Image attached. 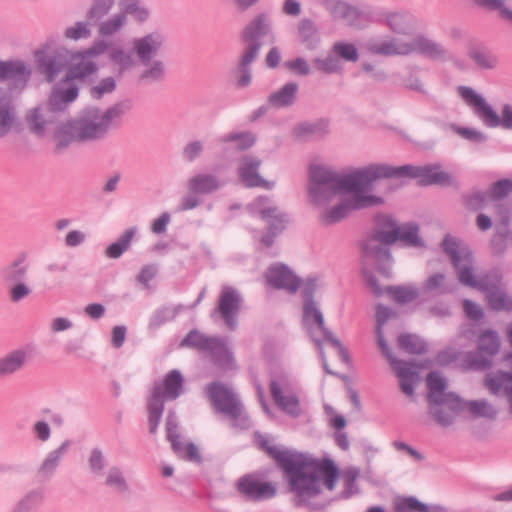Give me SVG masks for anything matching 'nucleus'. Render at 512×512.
Wrapping results in <instances>:
<instances>
[{
	"mask_svg": "<svg viewBox=\"0 0 512 512\" xmlns=\"http://www.w3.org/2000/svg\"><path fill=\"white\" fill-rule=\"evenodd\" d=\"M373 185H364L358 190H347L351 195L338 205L322 213L321 219L325 225L340 222L346 218L351 211H358L372 207H379L384 204L381 196L370 194Z\"/></svg>",
	"mask_w": 512,
	"mask_h": 512,
	"instance_id": "f8f14e48",
	"label": "nucleus"
},
{
	"mask_svg": "<svg viewBox=\"0 0 512 512\" xmlns=\"http://www.w3.org/2000/svg\"><path fill=\"white\" fill-rule=\"evenodd\" d=\"M392 314V310L382 304H378L376 307V335L379 348L382 353L391 350L386 339L384 338L383 325L387 322Z\"/></svg>",
	"mask_w": 512,
	"mask_h": 512,
	"instance_id": "864d4df0",
	"label": "nucleus"
},
{
	"mask_svg": "<svg viewBox=\"0 0 512 512\" xmlns=\"http://www.w3.org/2000/svg\"><path fill=\"white\" fill-rule=\"evenodd\" d=\"M298 37L308 50L316 49L320 35L315 22L311 19H302L298 24Z\"/></svg>",
	"mask_w": 512,
	"mask_h": 512,
	"instance_id": "79ce46f5",
	"label": "nucleus"
},
{
	"mask_svg": "<svg viewBox=\"0 0 512 512\" xmlns=\"http://www.w3.org/2000/svg\"><path fill=\"white\" fill-rule=\"evenodd\" d=\"M79 95V87L75 80L64 81V75L54 83L48 98V107L52 112H59L74 102Z\"/></svg>",
	"mask_w": 512,
	"mask_h": 512,
	"instance_id": "412c9836",
	"label": "nucleus"
},
{
	"mask_svg": "<svg viewBox=\"0 0 512 512\" xmlns=\"http://www.w3.org/2000/svg\"><path fill=\"white\" fill-rule=\"evenodd\" d=\"M28 358L26 349H15L0 358V377H4L21 370Z\"/></svg>",
	"mask_w": 512,
	"mask_h": 512,
	"instance_id": "c9c22d12",
	"label": "nucleus"
},
{
	"mask_svg": "<svg viewBox=\"0 0 512 512\" xmlns=\"http://www.w3.org/2000/svg\"><path fill=\"white\" fill-rule=\"evenodd\" d=\"M359 475L360 470L358 468L352 467L344 471V490L340 495L342 499H349L351 496L359 493V487L357 485Z\"/></svg>",
	"mask_w": 512,
	"mask_h": 512,
	"instance_id": "6e6d98bb",
	"label": "nucleus"
},
{
	"mask_svg": "<svg viewBox=\"0 0 512 512\" xmlns=\"http://www.w3.org/2000/svg\"><path fill=\"white\" fill-rule=\"evenodd\" d=\"M55 151L62 153L72 142L78 141L73 120L58 126L54 133Z\"/></svg>",
	"mask_w": 512,
	"mask_h": 512,
	"instance_id": "c03bdc74",
	"label": "nucleus"
},
{
	"mask_svg": "<svg viewBox=\"0 0 512 512\" xmlns=\"http://www.w3.org/2000/svg\"><path fill=\"white\" fill-rule=\"evenodd\" d=\"M458 94L465 103L473 109L474 114L490 128L502 126L505 129H512V105L505 104L501 111V116L491 107V105L471 87L459 86Z\"/></svg>",
	"mask_w": 512,
	"mask_h": 512,
	"instance_id": "4468645a",
	"label": "nucleus"
},
{
	"mask_svg": "<svg viewBox=\"0 0 512 512\" xmlns=\"http://www.w3.org/2000/svg\"><path fill=\"white\" fill-rule=\"evenodd\" d=\"M107 461L103 451L100 448H93L88 457V467L94 476L103 475Z\"/></svg>",
	"mask_w": 512,
	"mask_h": 512,
	"instance_id": "69168bd1",
	"label": "nucleus"
},
{
	"mask_svg": "<svg viewBox=\"0 0 512 512\" xmlns=\"http://www.w3.org/2000/svg\"><path fill=\"white\" fill-rule=\"evenodd\" d=\"M184 392V378L181 372L173 369L161 383H155L147 399L149 432L155 434L161 422L165 401L177 399Z\"/></svg>",
	"mask_w": 512,
	"mask_h": 512,
	"instance_id": "1a4fd4ad",
	"label": "nucleus"
},
{
	"mask_svg": "<svg viewBox=\"0 0 512 512\" xmlns=\"http://www.w3.org/2000/svg\"><path fill=\"white\" fill-rule=\"evenodd\" d=\"M332 52L337 55V58L349 62H357L359 53L356 46L352 43L336 42L332 46Z\"/></svg>",
	"mask_w": 512,
	"mask_h": 512,
	"instance_id": "0e129e2a",
	"label": "nucleus"
},
{
	"mask_svg": "<svg viewBox=\"0 0 512 512\" xmlns=\"http://www.w3.org/2000/svg\"><path fill=\"white\" fill-rule=\"evenodd\" d=\"M414 178L421 186L441 185L450 186L453 184L451 175L441 169L438 164L414 166L403 165L393 167L387 164H377V179L386 178Z\"/></svg>",
	"mask_w": 512,
	"mask_h": 512,
	"instance_id": "9d476101",
	"label": "nucleus"
},
{
	"mask_svg": "<svg viewBox=\"0 0 512 512\" xmlns=\"http://www.w3.org/2000/svg\"><path fill=\"white\" fill-rule=\"evenodd\" d=\"M379 22L385 23L396 34L409 35L414 29V17L406 11L382 13Z\"/></svg>",
	"mask_w": 512,
	"mask_h": 512,
	"instance_id": "c756f323",
	"label": "nucleus"
},
{
	"mask_svg": "<svg viewBox=\"0 0 512 512\" xmlns=\"http://www.w3.org/2000/svg\"><path fill=\"white\" fill-rule=\"evenodd\" d=\"M329 133V123L325 119H318L313 122H302L293 129V135L301 141H308L314 138H322Z\"/></svg>",
	"mask_w": 512,
	"mask_h": 512,
	"instance_id": "7c9ffc66",
	"label": "nucleus"
},
{
	"mask_svg": "<svg viewBox=\"0 0 512 512\" xmlns=\"http://www.w3.org/2000/svg\"><path fill=\"white\" fill-rule=\"evenodd\" d=\"M237 490L246 499L261 501L276 495V488L268 482L259 480L254 475H244L237 482Z\"/></svg>",
	"mask_w": 512,
	"mask_h": 512,
	"instance_id": "b1692460",
	"label": "nucleus"
},
{
	"mask_svg": "<svg viewBox=\"0 0 512 512\" xmlns=\"http://www.w3.org/2000/svg\"><path fill=\"white\" fill-rule=\"evenodd\" d=\"M262 161L256 157L246 155L241 159L238 169L239 177L246 187H263L271 189L273 184L263 179L258 170Z\"/></svg>",
	"mask_w": 512,
	"mask_h": 512,
	"instance_id": "cd10ccee",
	"label": "nucleus"
},
{
	"mask_svg": "<svg viewBox=\"0 0 512 512\" xmlns=\"http://www.w3.org/2000/svg\"><path fill=\"white\" fill-rule=\"evenodd\" d=\"M116 89V81L113 77L109 76L103 78L98 84L92 86L89 90L90 96L95 99H101L105 94H110Z\"/></svg>",
	"mask_w": 512,
	"mask_h": 512,
	"instance_id": "774afa93",
	"label": "nucleus"
},
{
	"mask_svg": "<svg viewBox=\"0 0 512 512\" xmlns=\"http://www.w3.org/2000/svg\"><path fill=\"white\" fill-rule=\"evenodd\" d=\"M270 393L275 405L293 418L301 415L300 402L291 383L285 377L272 379Z\"/></svg>",
	"mask_w": 512,
	"mask_h": 512,
	"instance_id": "6ab92c4d",
	"label": "nucleus"
},
{
	"mask_svg": "<svg viewBox=\"0 0 512 512\" xmlns=\"http://www.w3.org/2000/svg\"><path fill=\"white\" fill-rule=\"evenodd\" d=\"M268 200V197H259L257 199L260 207L259 214L263 220L269 222L268 230L279 235L286 229L289 217L286 213L281 212L277 206L265 207L264 203Z\"/></svg>",
	"mask_w": 512,
	"mask_h": 512,
	"instance_id": "c85d7f7f",
	"label": "nucleus"
},
{
	"mask_svg": "<svg viewBox=\"0 0 512 512\" xmlns=\"http://www.w3.org/2000/svg\"><path fill=\"white\" fill-rule=\"evenodd\" d=\"M243 299L240 292L231 286H223L218 297L217 305L211 312V317L219 316L230 330L238 325V316Z\"/></svg>",
	"mask_w": 512,
	"mask_h": 512,
	"instance_id": "f3484780",
	"label": "nucleus"
},
{
	"mask_svg": "<svg viewBox=\"0 0 512 512\" xmlns=\"http://www.w3.org/2000/svg\"><path fill=\"white\" fill-rule=\"evenodd\" d=\"M205 395L217 413H221L234 421V426L248 429L251 421L243 415V406L236 394L225 384L213 381L204 388Z\"/></svg>",
	"mask_w": 512,
	"mask_h": 512,
	"instance_id": "9b49d317",
	"label": "nucleus"
},
{
	"mask_svg": "<svg viewBox=\"0 0 512 512\" xmlns=\"http://www.w3.org/2000/svg\"><path fill=\"white\" fill-rule=\"evenodd\" d=\"M221 142L230 143L236 142L237 148L241 151L247 150L252 147L256 142V136L250 131L240 133H229L221 138Z\"/></svg>",
	"mask_w": 512,
	"mask_h": 512,
	"instance_id": "052dcab7",
	"label": "nucleus"
},
{
	"mask_svg": "<svg viewBox=\"0 0 512 512\" xmlns=\"http://www.w3.org/2000/svg\"><path fill=\"white\" fill-rule=\"evenodd\" d=\"M500 345L501 343L498 333L493 330H486L478 337V352L476 353L483 355L492 362V357L499 352Z\"/></svg>",
	"mask_w": 512,
	"mask_h": 512,
	"instance_id": "58836bf2",
	"label": "nucleus"
},
{
	"mask_svg": "<svg viewBox=\"0 0 512 512\" xmlns=\"http://www.w3.org/2000/svg\"><path fill=\"white\" fill-rule=\"evenodd\" d=\"M387 291L396 302L401 304L410 303L419 296L418 289L413 286L388 287Z\"/></svg>",
	"mask_w": 512,
	"mask_h": 512,
	"instance_id": "680f3d73",
	"label": "nucleus"
},
{
	"mask_svg": "<svg viewBox=\"0 0 512 512\" xmlns=\"http://www.w3.org/2000/svg\"><path fill=\"white\" fill-rule=\"evenodd\" d=\"M135 233L136 227L126 229L116 242L106 248L105 255L111 259L121 257V255L128 250Z\"/></svg>",
	"mask_w": 512,
	"mask_h": 512,
	"instance_id": "8fccbe9b",
	"label": "nucleus"
},
{
	"mask_svg": "<svg viewBox=\"0 0 512 512\" xmlns=\"http://www.w3.org/2000/svg\"><path fill=\"white\" fill-rule=\"evenodd\" d=\"M70 446V441H64L57 449L51 451L38 469V477L42 480L49 479L58 467L61 457Z\"/></svg>",
	"mask_w": 512,
	"mask_h": 512,
	"instance_id": "4c0bfd02",
	"label": "nucleus"
},
{
	"mask_svg": "<svg viewBox=\"0 0 512 512\" xmlns=\"http://www.w3.org/2000/svg\"><path fill=\"white\" fill-rule=\"evenodd\" d=\"M429 413L437 424L442 427L451 426L456 417L463 412L464 400L454 392H449L446 399L439 400V404L428 403Z\"/></svg>",
	"mask_w": 512,
	"mask_h": 512,
	"instance_id": "aec40b11",
	"label": "nucleus"
},
{
	"mask_svg": "<svg viewBox=\"0 0 512 512\" xmlns=\"http://www.w3.org/2000/svg\"><path fill=\"white\" fill-rule=\"evenodd\" d=\"M316 290V279H307L302 290L303 323L309 329L313 341L320 350L324 369L328 373H332L328 368L326 357L323 352V342H328L333 347L337 348L341 360L345 363H348L350 360L349 353L348 350L342 345L340 340L336 338L327 327H325L323 314L317 307V303L314 299Z\"/></svg>",
	"mask_w": 512,
	"mask_h": 512,
	"instance_id": "39448f33",
	"label": "nucleus"
},
{
	"mask_svg": "<svg viewBox=\"0 0 512 512\" xmlns=\"http://www.w3.org/2000/svg\"><path fill=\"white\" fill-rule=\"evenodd\" d=\"M104 485L113 492L123 495L130 491L129 483L118 466H111L105 474Z\"/></svg>",
	"mask_w": 512,
	"mask_h": 512,
	"instance_id": "37998d69",
	"label": "nucleus"
},
{
	"mask_svg": "<svg viewBox=\"0 0 512 512\" xmlns=\"http://www.w3.org/2000/svg\"><path fill=\"white\" fill-rule=\"evenodd\" d=\"M271 31V24L267 14L259 13L243 29L241 40L245 47L239 57L235 73L236 87L243 89L252 82V70L250 65L258 58L262 47L261 38L268 35Z\"/></svg>",
	"mask_w": 512,
	"mask_h": 512,
	"instance_id": "0eeeda50",
	"label": "nucleus"
},
{
	"mask_svg": "<svg viewBox=\"0 0 512 512\" xmlns=\"http://www.w3.org/2000/svg\"><path fill=\"white\" fill-rule=\"evenodd\" d=\"M261 448L283 470L289 491L297 496L296 506L306 504L321 493L322 478L327 489H334L338 470L331 459L318 460L297 451L281 449L267 440L261 443Z\"/></svg>",
	"mask_w": 512,
	"mask_h": 512,
	"instance_id": "f257e3e1",
	"label": "nucleus"
},
{
	"mask_svg": "<svg viewBox=\"0 0 512 512\" xmlns=\"http://www.w3.org/2000/svg\"><path fill=\"white\" fill-rule=\"evenodd\" d=\"M323 6L335 20H344L349 26H358L359 20H370L369 10L357 7L341 0H325Z\"/></svg>",
	"mask_w": 512,
	"mask_h": 512,
	"instance_id": "5701e85b",
	"label": "nucleus"
},
{
	"mask_svg": "<svg viewBox=\"0 0 512 512\" xmlns=\"http://www.w3.org/2000/svg\"><path fill=\"white\" fill-rule=\"evenodd\" d=\"M394 509L396 512H447L441 505H427L413 496L397 499Z\"/></svg>",
	"mask_w": 512,
	"mask_h": 512,
	"instance_id": "e433bc0d",
	"label": "nucleus"
},
{
	"mask_svg": "<svg viewBox=\"0 0 512 512\" xmlns=\"http://www.w3.org/2000/svg\"><path fill=\"white\" fill-rule=\"evenodd\" d=\"M510 217L508 210L502 215L496 233L491 239V246L496 253H504L508 245Z\"/></svg>",
	"mask_w": 512,
	"mask_h": 512,
	"instance_id": "a18cd8bd",
	"label": "nucleus"
},
{
	"mask_svg": "<svg viewBox=\"0 0 512 512\" xmlns=\"http://www.w3.org/2000/svg\"><path fill=\"white\" fill-rule=\"evenodd\" d=\"M37 62V71L42 75L47 83H54L59 76L66 73L69 62L68 52L65 50H55L52 52H34Z\"/></svg>",
	"mask_w": 512,
	"mask_h": 512,
	"instance_id": "a211bd4d",
	"label": "nucleus"
},
{
	"mask_svg": "<svg viewBox=\"0 0 512 512\" xmlns=\"http://www.w3.org/2000/svg\"><path fill=\"white\" fill-rule=\"evenodd\" d=\"M512 191V185L510 179H501L493 183L489 190L488 196L492 201H498L507 197Z\"/></svg>",
	"mask_w": 512,
	"mask_h": 512,
	"instance_id": "338daca9",
	"label": "nucleus"
},
{
	"mask_svg": "<svg viewBox=\"0 0 512 512\" xmlns=\"http://www.w3.org/2000/svg\"><path fill=\"white\" fill-rule=\"evenodd\" d=\"M399 349L408 354H423L427 351V345L419 336L410 333H402L397 339Z\"/></svg>",
	"mask_w": 512,
	"mask_h": 512,
	"instance_id": "09e8293b",
	"label": "nucleus"
},
{
	"mask_svg": "<svg viewBox=\"0 0 512 512\" xmlns=\"http://www.w3.org/2000/svg\"><path fill=\"white\" fill-rule=\"evenodd\" d=\"M382 354L389 361V364L399 378V384L402 392L407 396H413L415 377L417 376V372L412 368L417 367L416 363L414 361H404L398 359L393 354L392 350Z\"/></svg>",
	"mask_w": 512,
	"mask_h": 512,
	"instance_id": "a878e982",
	"label": "nucleus"
},
{
	"mask_svg": "<svg viewBox=\"0 0 512 512\" xmlns=\"http://www.w3.org/2000/svg\"><path fill=\"white\" fill-rule=\"evenodd\" d=\"M98 71V65L83 51L69 57L64 81H83Z\"/></svg>",
	"mask_w": 512,
	"mask_h": 512,
	"instance_id": "bb28decb",
	"label": "nucleus"
},
{
	"mask_svg": "<svg viewBox=\"0 0 512 512\" xmlns=\"http://www.w3.org/2000/svg\"><path fill=\"white\" fill-rule=\"evenodd\" d=\"M180 346L194 348L208 352L217 364H224L231 360V354L222 339L207 336L197 329L191 330L181 341Z\"/></svg>",
	"mask_w": 512,
	"mask_h": 512,
	"instance_id": "dca6fc26",
	"label": "nucleus"
},
{
	"mask_svg": "<svg viewBox=\"0 0 512 512\" xmlns=\"http://www.w3.org/2000/svg\"><path fill=\"white\" fill-rule=\"evenodd\" d=\"M164 44L165 36L159 31H153L133 39L132 52L138 63L143 67L138 75L140 84L150 85L164 81L166 65L164 61L156 58Z\"/></svg>",
	"mask_w": 512,
	"mask_h": 512,
	"instance_id": "6e6552de",
	"label": "nucleus"
},
{
	"mask_svg": "<svg viewBox=\"0 0 512 512\" xmlns=\"http://www.w3.org/2000/svg\"><path fill=\"white\" fill-rule=\"evenodd\" d=\"M374 223L370 235L362 243V252L364 259L373 261L381 274H388V266L392 260L390 247L393 244L398 243L401 247H425L416 222L399 224L391 215L378 214L374 217Z\"/></svg>",
	"mask_w": 512,
	"mask_h": 512,
	"instance_id": "f03ea898",
	"label": "nucleus"
},
{
	"mask_svg": "<svg viewBox=\"0 0 512 512\" xmlns=\"http://www.w3.org/2000/svg\"><path fill=\"white\" fill-rule=\"evenodd\" d=\"M298 89L297 83L288 82L281 89L269 95L268 104L275 108L292 106L296 102Z\"/></svg>",
	"mask_w": 512,
	"mask_h": 512,
	"instance_id": "f704fd0d",
	"label": "nucleus"
},
{
	"mask_svg": "<svg viewBox=\"0 0 512 512\" xmlns=\"http://www.w3.org/2000/svg\"><path fill=\"white\" fill-rule=\"evenodd\" d=\"M441 247L447 254L456 270L458 280L467 287L481 292H491L502 286V274L496 270H490L476 276L474 274V258L467 248L460 247L456 238L446 235Z\"/></svg>",
	"mask_w": 512,
	"mask_h": 512,
	"instance_id": "20e7f679",
	"label": "nucleus"
},
{
	"mask_svg": "<svg viewBox=\"0 0 512 512\" xmlns=\"http://www.w3.org/2000/svg\"><path fill=\"white\" fill-rule=\"evenodd\" d=\"M91 26H95L94 23H88L85 21H77L73 26L66 28L64 36L70 40L88 39L91 37Z\"/></svg>",
	"mask_w": 512,
	"mask_h": 512,
	"instance_id": "e2e57ef3",
	"label": "nucleus"
},
{
	"mask_svg": "<svg viewBox=\"0 0 512 512\" xmlns=\"http://www.w3.org/2000/svg\"><path fill=\"white\" fill-rule=\"evenodd\" d=\"M32 70L22 60H0V82L11 83L12 89H23Z\"/></svg>",
	"mask_w": 512,
	"mask_h": 512,
	"instance_id": "393cba45",
	"label": "nucleus"
},
{
	"mask_svg": "<svg viewBox=\"0 0 512 512\" xmlns=\"http://www.w3.org/2000/svg\"><path fill=\"white\" fill-rule=\"evenodd\" d=\"M183 309L184 306L179 304L173 308L162 307L156 310L153 316L151 317L150 326L153 328H158L165 322L174 320L178 313H180Z\"/></svg>",
	"mask_w": 512,
	"mask_h": 512,
	"instance_id": "4d7b16f0",
	"label": "nucleus"
},
{
	"mask_svg": "<svg viewBox=\"0 0 512 512\" xmlns=\"http://www.w3.org/2000/svg\"><path fill=\"white\" fill-rule=\"evenodd\" d=\"M28 253L20 252L12 261L0 267V281L7 287L9 300L19 303L31 293L30 286L25 282L28 277Z\"/></svg>",
	"mask_w": 512,
	"mask_h": 512,
	"instance_id": "ddd939ff",
	"label": "nucleus"
},
{
	"mask_svg": "<svg viewBox=\"0 0 512 512\" xmlns=\"http://www.w3.org/2000/svg\"><path fill=\"white\" fill-rule=\"evenodd\" d=\"M115 5V0H91L86 10L85 18L88 23L97 25L105 16H107Z\"/></svg>",
	"mask_w": 512,
	"mask_h": 512,
	"instance_id": "49530a36",
	"label": "nucleus"
},
{
	"mask_svg": "<svg viewBox=\"0 0 512 512\" xmlns=\"http://www.w3.org/2000/svg\"><path fill=\"white\" fill-rule=\"evenodd\" d=\"M377 180V164L357 168L343 175L321 165H311L308 192L315 205H323L339 192L358 190L364 185H373Z\"/></svg>",
	"mask_w": 512,
	"mask_h": 512,
	"instance_id": "7ed1b4c3",
	"label": "nucleus"
},
{
	"mask_svg": "<svg viewBox=\"0 0 512 512\" xmlns=\"http://www.w3.org/2000/svg\"><path fill=\"white\" fill-rule=\"evenodd\" d=\"M468 55L482 69H494L498 65V57L486 47H473Z\"/></svg>",
	"mask_w": 512,
	"mask_h": 512,
	"instance_id": "de8ad7c7",
	"label": "nucleus"
},
{
	"mask_svg": "<svg viewBox=\"0 0 512 512\" xmlns=\"http://www.w3.org/2000/svg\"><path fill=\"white\" fill-rule=\"evenodd\" d=\"M123 11L122 13L131 15L138 22H145L149 17V10L142 5L140 0H123Z\"/></svg>",
	"mask_w": 512,
	"mask_h": 512,
	"instance_id": "13d9d810",
	"label": "nucleus"
},
{
	"mask_svg": "<svg viewBox=\"0 0 512 512\" xmlns=\"http://www.w3.org/2000/svg\"><path fill=\"white\" fill-rule=\"evenodd\" d=\"M412 54L418 53L431 59H444L446 49L439 43L427 39L423 35L411 38Z\"/></svg>",
	"mask_w": 512,
	"mask_h": 512,
	"instance_id": "2f4dec72",
	"label": "nucleus"
},
{
	"mask_svg": "<svg viewBox=\"0 0 512 512\" xmlns=\"http://www.w3.org/2000/svg\"><path fill=\"white\" fill-rule=\"evenodd\" d=\"M369 50L374 54L383 56L410 55L412 54L411 39L403 41L393 38L389 41L371 44Z\"/></svg>",
	"mask_w": 512,
	"mask_h": 512,
	"instance_id": "473e14b6",
	"label": "nucleus"
},
{
	"mask_svg": "<svg viewBox=\"0 0 512 512\" xmlns=\"http://www.w3.org/2000/svg\"><path fill=\"white\" fill-rule=\"evenodd\" d=\"M435 362L442 367L454 364L463 371H484L491 367V361L483 355L473 351L462 352L455 348L440 351L435 357Z\"/></svg>",
	"mask_w": 512,
	"mask_h": 512,
	"instance_id": "2eb2a0df",
	"label": "nucleus"
},
{
	"mask_svg": "<svg viewBox=\"0 0 512 512\" xmlns=\"http://www.w3.org/2000/svg\"><path fill=\"white\" fill-rule=\"evenodd\" d=\"M134 56L135 55L132 52V49L130 51H126L121 46H112L109 49V59L114 65L118 67V72L120 75L130 71L136 66L138 61L135 60Z\"/></svg>",
	"mask_w": 512,
	"mask_h": 512,
	"instance_id": "a19ab883",
	"label": "nucleus"
},
{
	"mask_svg": "<svg viewBox=\"0 0 512 512\" xmlns=\"http://www.w3.org/2000/svg\"><path fill=\"white\" fill-rule=\"evenodd\" d=\"M427 386H428V394L427 401L428 403L439 404V400L446 399L447 394V381L441 376L438 372L432 371L427 376Z\"/></svg>",
	"mask_w": 512,
	"mask_h": 512,
	"instance_id": "ea45409f",
	"label": "nucleus"
},
{
	"mask_svg": "<svg viewBox=\"0 0 512 512\" xmlns=\"http://www.w3.org/2000/svg\"><path fill=\"white\" fill-rule=\"evenodd\" d=\"M313 67L325 74H338L343 71L341 60L332 50L325 57H317L312 60Z\"/></svg>",
	"mask_w": 512,
	"mask_h": 512,
	"instance_id": "3c124183",
	"label": "nucleus"
},
{
	"mask_svg": "<svg viewBox=\"0 0 512 512\" xmlns=\"http://www.w3.org/2000/svg\"><path fill=\"white\" fill-rule=\"evenodd\" d=\"M423 289L440 295L452 292V288L446 283V276L443 273H434L429 276L423 284Z\"/></svg>",
	"mask_w": 512,
	"mask_h": 512,
	"instance_id": "bf43d9fd",
	"label": "nucleus"
},
{
	"mask_svg": "<svg viewBox=\"0 0 512 512\" xmlns=\"http://www.w3.org/2000/svg\"><path fill=\"white\" fill-rule=\"evenodd\" d=\"M188 189L194 194H210L221 187L217 176L207 173H199L188 181Z\"/></svg>",
	"mask_w": 512,
	"mask_h": 512,
	"instance_id": "72a5a7b5",
	"label": "nucleus"
},
{
	"mask_svg": "<svg viewBox=\"0 0 512 512\" xmlns=\"http://www.w3.org/2000/svg\"><path fill=\"white\" fill-rule=\"evenodd\" d=\"M463 411L467 410L473 417L495 419L497 410L486 400L464 401Z\"/></svg>",
	"mask_w": 512,
	"mask_h": 512,
	"instance_id": "5fc2aeb1",
	"label": "nucleus"
},
{
	"mask_svg": "<svg viewBox=\"0 0 512 512\" xmlns=\"http://www.w3.org/2000/svg\"><path fill=\"white\" fill-rule=\"evenodd\" d=\"M129 100L115 103L105 111L97 107H88L73 120L78 135V142L96 141L103 139L109 129L131 109Z\"/></svg>",
	"mask_w": 512,
	"mask_h": 512,
	"instance_id": "423d86ee",
	"label": "nucleus"
},
{
	"mask_svg": "<svg viewBox=\"0 0 512 512\" xmlns=\"http://www.w3.org/2000/svg\"><path fill=\"white\" fill-rule=\"evenodd\" d=\"M267 284L278 290L295 294L301 286V280L284 264L271 265L266 274Z\"/></svg>",
	"mask_w": 512,
	"mask_h": 512,
	"instance_id": "4be33fe9",
	"label": "nucleus"
},
{
	"mask_svg": "<svg viewBox=\"0 0 512 512\" xmlns=\"http://www.w3.org/2000/svg\"><path fill=\"white\" fill-rule=\"evenodd\" d=\"M127 17L122 12L114 14L106 20H101L98 25L100 36L109 37L117 34L126 25Z\"/></svg>",
	"mask_w": 512,
	"mask_h": 512,
	"instance_id": "603ef678",
	"label": "nucleus"
}]
</instances>
